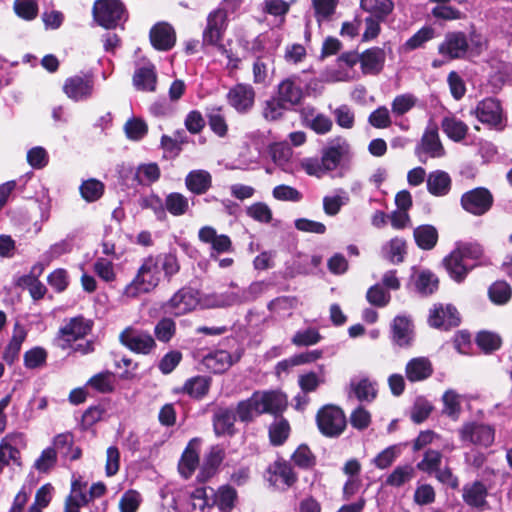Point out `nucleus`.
Segmentation results:
<instances>
[{"label":"nucleus","instance_id":"nucleus-1","mask_svg":"<svg viewBox=\"0 0 512 512\" xmlns=\"http://www.w3.org/2000/svg\"><path fill=\"white\" fill-rule=\"evenodd\" d=\"M160 282V268H158L153 254H150L142 260L136 275L125 287V294L133 298L141 294H148L154 291Z\"/></svg>","mask_w":512,"mask_h":512},{"label":"nucleus","instance_id":"nucleus-2","mask_svg":"<svg viewBox=\"0 0 512 512\" xmlns=\"http://www.w3.org/2000/svg\"><path fill=\"white\" fill-rule=\"evenodd\" d=\"M315 421L319 432L327 438H338L347 428L345 412L335 404H325L320 407Z\"/></svg>","mask_w":512,"mask_h":512},{"label":"nucleus","instance_id":"nucleus-3","mask_svg":"<svg viewBox=\"0 0 512 512\" xmlns=\"http://www.w3.org/2000/svg\"><path fill=\"white\" fill-rule=\"evenodd\" d=\"M119 342L136 354L148 355L156 348L153 336L146 330L128 326L119 334Z\"/></svg>","mask_w":512,"mask_h":512},{"label":"nucleus","instance_id":"nucleus-4","mask_svg":"<svg viewBox=\"0 0 512 512\" xmlns=\"http://www.w3.org/2000/svg\"><path fill=\"white\" fill-rule=\"evenodd\" d=\"M228 22V12L224 7H218L209 12L202 32V45H217L219 41H223Z\"/></svg>","mask_w":512,"mask_h":512},{"label":"nucleus","instance_id":"nucleus-5","mask_svg":"<svg viewBox=\"0 0 512 512\" xmlns=\"http://www.w3.org/2000/svg\"><path fill=\"white\" fill-rule=\"evenodd\" d=\"M494 197L489 189L476 187L462 194L460 205L466 212L474 216L486 214L493 206Z\"/></svg>","mask_w":512,"mask_h":512},{"label":"nucleus","instance_id":"nucleus-6","mask_svg":"<svg viewBox=\"0 0 512 512\" xmlns=\"http://www.w3.org/2000/svg\"><path fill=\"white\" fill-rule=\"evenodd\" d=\"M198 296V291L194 288L182 287L163 305V308L175 316L184 315L198 305Z\"/></svg>","mask_w":512,"mask_h":512},{"label":"nucleus","instance_id":"nucleus-7","mask_svg":"<svg viewBox=\"0 0 512 512\" xmlns=\"http://www.w3.org/2000/svg\"><path fill=\"white\" fill-rule=\"evenodd\" d=\"M468 50L469 42L463 31L447 32L438 46V53L449 61L463 59Z\"/></svg>","mask_w":512,"mask_h":512},{"label":"nucleus","instance_id":"nucleus-8","mask_svg":"<svg viewBox=\"0 0 512 512\" xmlns=\"http://www.w3.org/2000/svg\"><path fill=\"white\" fill-rule=\"evenodd\" d=\"M350 157V145L347 140L341 136L332 139L326 147L322 149V166L328 172L334 171L344 159Z\"/></svg>","mask_w":512,"mask_h":512},{"label":"nucleus","instance_id":"nucleus-9","mask_svg":"<svg viewBox=\"0 0 512 512\" xmlns=\"http://www.w3.org/2000/svg\"><path fill=\"white\" fill-rule=\"evenodd\" d=\"M26 446L25 436L20 432L7 434L0 442V472L12 461L21 465L20 448Z\"/></svg>","mask_w":512,"mask_h":512},{"label":"nucleus","instance_id":"nucleus-10","mask_svg":"<svg viewBox=\"0 0 512 512\" xmlns=\"http://www.w3.org/2000/svg\"><path fill=\"white\" fill-rule=\"evenodd\" d=\"M483 124L498 128L503 122V108L500 100L494 97H486L478 102L471 112Z\"/></svg>","mask_w":512,"mask_h":512},{"label":"nucleus","instance_id":"nucleus-11","mask_svg":"<svg viewBox=\"0 0 512 512\" xmlns=\"http://www.w3.org/2000/svg\"><path fill=\"white\" fill-rule=\"evenodd\" d=\"M255 97L254 88L247 83L235 84L226 95L228 104L240 114H246L253 108Z\"/></svg>","mask_w":512,"mask_h":512},{"label":"nucleus","instance_id":"nucleus-12","mask_svg":"<svg viewBox=\"0 0 512 512\" xmlns=\"http://www.w3.org/2000/svg\"><path fill=\"white\" fill-rule=\"evenodd\" d=\"M460 437L464 442L489 447L494 442L495 430L490 425L470 422L463 425L460 430Z\"/></svg>","mask_w":512,"mask_h":512},{"label":"nucleus","instance_id":"nucleus-13","mask_svg":"<svg viewBox=\"0 0 512 512\" xmlns=\"http://www.w3.org/2000/svg\"><path fill=\"white\" fill-rule=\"evenodd\" d=\"M253 397L258 407L257 415L271 414L278 416L283 413L287 406L285 396L277 391H255Z\"/></svg>","mask_w":512,"mask_h":512},{"label":"nucleus","instance_id":"nucleus-14","mask_svg":"<svg viewBox=\"0 0 512 512\" xmlns=\"http://www.w3.org/2000/svg\"><path fill=\"white\" fill-rule=\"evenodd\" d=\"M125 13V6L120 0H98V25L115 29Z\"/></svg>","mask_w":512,"mask_h":512},{"label":"nucleus","instance_id":"nucleus-15","mask_svg":"<svg viewBox=\"0 0 512 512\" xmlns=\"http://www.w3.org/2000/svg\"><path fill=\"white\" fill-rule=\"evenodd\" d=\"M149 40L155 50L169 51L176 44L175 29L167 22H158L151 27Z\"/></svg>","mask_w":512,"mask_h":512},{"label":"nucleus","instance_id":"nucleus-16","mask_svg":"<svg viewBox=\"0 0 512 512\" xmlns=\"http://www.w3.org/2000/svg\"><path fill=\"white\" fill-rule=\"evenodd\" d=\"M94 326L93 320L83 316L70 318L58 332V337L67 343H71L89 334Z\"/></svg>","mask_w":512,"mask_h":512},{"label":"nucleus","instance_id":"nucleus-17","mask_svg":"<svg viewBox=\"0 0 512 512\" xmlns=\"http://www.w3.org/2000/svg\"><path fill=\"white\" fill-rule=\"evenodd\" d=\"M415 153L423 163H425V161L421 159V153L428 154L432 158H439L445 154L436 124L426 128L421 137L420 144L415 148Z\"/></svg>","mask_w":512,"mask_h":512},{"label":"nucleus","instance_id":"nucleus-18","mask_svg":"<svg viewBox=\"0 0 512 512\" xmlns=\"http://www.w3.org/2000/svg\"><path fill=\"white\" fill-rule=\"evenodd\" d=\"M266 472L268 474L267 480L272 485H276L280 479L287 488H290L298 481V475L294 471L292 465L283 458H278L276 461L271 463L267 467Z\"/></svg>","mask_w":512,"mask_h":512},{"label":"nucleus","instance_id":"nucleus-19","mask_svg":"<svg viewBox=\"0 0 512 512\" xmlns=\"http://www.w3.org/2000/svg\"><path fill=\"white\" fill-rule=\"evenodd\" d=\"M93 88L94 79L92 75H76L65 81L63 90L69 98L79 101L91 96Z\"/></svg>","mask_w":512,"mask_h":512},{"label":"nucleus","instance_id":"nucleus-20","mask_svg":"<svg viewBox=\"0 0 512 512\" xmlns=\"http://www.w3.org/2000/svg\"><path fill=\"white\" fill-rule=\"evenodd\" d=\"M237 420L234 408L218 407L213 414L212 423L216 436L229 435L236 433L235 422Z\"/></svg>","mask_w":512,"mask_h":512},{"label":"nucleus","instance_id":"nucleus-21","mask_svg":"<svg viewBox=\"0 0 512 512\" xmlns=\"http://www.w3.org/2000/svg\"><path fill=\"white\" fill-rule=\"evenodd\" d=\"M385 61L386 53L383 48H368L361 53V71L364 75H378L382 72Z\"/></svg>","mask_w":512,"mask_h":512},{"label":"nucleus","instance_id":"nucleus-22","mask_svg":"<svg viewBox=\"0 0 512 512\" xmlns=\"http://www.w3.org/2000/svg\"><path fill=\"white\" fill-rule=\"evenodd\" d=\"M198 238L204 244H209L211 249L218 254L231 252L233 250L232 241L226 234H217L212 226H203L198 231Z\"/></svg>","mask_w":512,"mask_h":512},{"label":"nucleus","instance_id":"nucleus-23","mask_svg":"<svg viewBox=\"0 0 512 512\" xmlns=\"http://www.w3.org/2000/svg\"><path fill=\"white\" fill-rule=\"evenodd\" d=\"M209 489L213 491L211 508L217 507L220 512H232L234 510L238 503V492L233 486L224 484L216 490Z\"/></svg>","mask_w":512,"mask_h":512},{"label":"nucleus","instance_id":"nucleus-24","mask_svg":"<svg viewBox=\"0 0 512 512\" xmlns=\"http://www.w3.org/2000/svg\"><path fill=\"white\" fill-rule=\"evenodd\" d=\"M198 443V438L191 439L179 460L178 471L184 479H189L194 474L196 468L199 465L200 458L197 449Z\"/></svg>","mask_w":512,"mask_h":512},{"label":"nucleus","instance_id":"nucleus-25","mask_svg":"<svg viewBox=\"0 0 512 512\" xmlns=\"http://www.w3.org/2000/svg\"><path fill=\"white\" fill-rule=\"evenodd\" d=\"M200 364L210 373L222 374L233 365V360L228 351L216 350L205 355Z\"/></svg>","mask_w":512,"mask_h":512},{"label":"nucleus","instance_id":"nucleus-26","mask_svg":"<svg viewBox=\"0 0 512 512\" xmlns=\"http://www.w3.org/2000/svg\"><path fill=\"white\" fill-rule=\"evenodd\" d=\"M487 495V487L479 480L463 486V501L472 508L483 510L487 506Z\"/></svg>","mask_w":512,"mask_h":512},{"label":"nucleus","instance_id":"nucleus-27","mask_svg":"<svg viewBox=\"0 0 512 512\" xmlns=\"http://www.w3.org/2000/svg\"><path fill=\"white\" fill-rule=\"evenodd\" d=\"M442 264L449 276L457 283H462L473 268L464 263V259L456 249L444 257Z\"/></svg>","mask_w":512,"mask_h":512},{"label":"nucleus","instance_id":"nucleus-28","mask_svg":"<svg viewBox=\"0 0 512 512\" xmlns=\"http://www.w3.org/2000/svg\"><path fill=\"white\" fill-rule=\"evenodd\" d=\"M434 372L431 361L426 357L413 358L406 364V378L414 383L428 379Z\"/></svg>","mask_w":512,"mask_h":512},{"label":"nucleus","instance_id":"nucleus-29","mask_svg":"<svg viewBox=\"0 0 512 512\" xmlns=\"http://www.w3.org/2000/svg\"><path fill=\"white\" fill-rule=\"evenodd\" d=\"M211 383V377L197 375L187 379L184 385L175 391L187 394L193 399L201 400L209 393Z\"/></svg>","mask_w":512,"mask_h":512},{"label":"nucleus","instance_id":"nucleus-30","mask_svg":"<svg viewBox=\"0 0 512 512\" xmlns=\"http://www.w3.org/2000/svg\"><path fill=\"white\" fill-rule=\"evenodd\" d=\"M157 72L155 65L149 63L135 70L133 74V85L139 91L155 92L157 87Z\"/></svg>","mask_w":512,"mask_h":512},{"label":"nucleus","instance_id":"nucleus-31","mask_svg":"<svg viewBox=\"0 0 512 512\" xmlns=\"http://www.w3.org/2000/svg\"><path fill=\"white\" fill-rule=\"evenodd\" d=\"M427 191L435 197L446 196L452 188L450 175L443 170H435L428 174L426 179Z\"/></svg>","mask_w":512,"mask_h":512},{"label":"nucleus","instance_id":"nucleus-32","mask_svg":"<svg viewBox=\"0 0 512 512\" xmlns=\"http://www.w3.org/2000/svg\"><path fill=\"white\" fill-rule=\"evenodd\" d=\"M276 97L291 108L301 103L303 92L294 80L287 78L279 83Z\"/></svg>","mask_w":512,"mask_h":512},{"label":"nucleus","instance_id":"nucleus-33","mask_svg":"<svg viewBox=\"0 0 512 512\" xmlns=\"http://www.w3.org/2000/svg\"><path fill=\"white\" fill-rule=\"evenodd\" d=\"M153 258L157 262L158 268H160V273L163 272V276L167 282H170L172 278L180 272L181 264L175 249L153 255Z\"/></svg>","mask_w":512,"mask_h":512},{"label":"nucleus","instance_id":"nucleus-34","mask_svg":"<svg viewBox=\"0 0 512 512\" xmlns=\"http://www.w3.org/2000/svg\"><path fill=\"white\" fill-rule=\"evenodd\" d=\"M185 185L191 193L202 195L212 187V176L206 170H193L187 174Z\"/></svg>","mask_w":512,"mask_h":512},{"label":"nucleus","instance_id":"nucleus-35","mask_svg":"<svg viewBox=\"0 0 512 512\" xmlns=\"http://www.w3.org/2000/svg\"><path fill=\"white\" fill-rule=\"evenodd\" d=\"M27 336L26 329L18 322L15 323L13 335L3 352V360L9 365L13 364L18 359L22 343Z\"/></svg>","mask_w":512,"mask_h":512},{"label":"nucleus","instance_id":"nucleus-36","mask_svg":"<svg viewBox=\"0 0 512 512\" xmlns=\"http://www.w3.org/2000/svg\"><path fill=\"white\" fill-rule=\"evenodd\" d=\"M413 237L418 248L429 251L437 245L439 234L433 225L423 224L414 229Z\"/></svg>","mask_w":512,"mask_h":512},{"label":"nucleus","instance_id":"nucleus-37","mask_svg":"<svg viewBox=\"0 0 512 512\" xmlns=\"http://www.w3.org/2000/svg\"><path fill=\"white\" fill-rule=\"evenodd\" d=\"M85 490L86 484H82L80 481L72 483L70 494L65 501L64 512H79L80 508L88 503L89 498Z\"/></svg>","mask_w":512,"mask_h":512},{"label":"nucleus","instance_id":"nucleus-38","mask_svg":"<svg viewBox=\"0 0 512 512\" xmlns=\"http://www.w3.org/2000/svg\"><path fill=\"white\" fill-rule=\"evenodd\" d=\"M360 7L370 13L371 17L386 20L393 12L394 3L392 0H360Z\"/></svg>","mask_w":512,"mask_h":512},{"label":"nucleus","instance_id":"nucleus-39","mask_svg":"<svg viewBox=\"0 0 512 512\" xmlns=\"http://www.w3.org/2000/svg\"><path fill=\"white\" fill-rule=\"evenodd\" d=\"M442 131L454 142H460L467 136L468 126L455 117H444L441 122Z\"/></svg>","mask_w":512,"mask_h":512},{"label":"nucleus","instance_id":"nucleus-40","mask_svg":"<svg viewBox=\"0 0 512 512\" xmlns=\"http://www.w3.org/2000/svg\"><path fill=\"white\" fill-rule=\"evenodd\" d=\"M411 322L405 316H396L392 324V338L399 346H408L411 342Z\"/></svg>","mask_w":512,"mask_h":512},{"label":"nucleus","instance_id":"nucleus-41","mask_svg":"<svg viewBox=\"0 0 512 512\" xmlns=\"http://www.w3.org/2000/svg\"><path fill=\"white\" fill-rule=\"evenodd\" d=\"M161 177V170L157 163L141 164L137 167L134 180L142 186L157 182Z\"/></svg>","mask_w":512,"mask_h":512},{"label":"nucleus","instance_id":"nucleus-42","mask_svg":"<svg viewBox=\"0 0 512 512\" xmlns=\"http://www.w3.org/2000/svg\"><path fill=\"white\" fill-rule=\"evenodd\" d=\"M475 342L480 350L485 354H491L502 346L501 337L492 331H479L475 337Z\"/></svg>","mask_w":512,"mask_h":512},{"label":"nucleus","instance_id":"nucleus-43","mask_svg":"<svg viewBox=\"0 0 512 512\" xmlns=\"http://www.w3.org/2000/svg\"><path fill=\"white\" fill-rule=\"evenodd\" d=\"M488 296L495 305H505L512 297V288L506 281H495L488 288Z\"/></svg>","mask_w":512,"mask_h":512},{"label":"nucleus","instance_id":"nucleus-44","mask_svg":"<svg viewBox=\"0 0 512 512\" xmlns=\"http://www.w3.org/2000/svg\"><path fill=\"white\" fill-rule=\"evenodd\" d=\"M415 477V468L410 465L397 466L385 480L386 485L401 487Z\"/></svg>","mask_w":512,"mask_h":512},{"label":"nucleus","instance_id":"nucleus-45","mask_svg":"<svg viewBox=\"0 0 512 512\" xmlns=\"http://www.w3.org/2000/svg\"><path fill=\"white\" fill-rule=\"evenodd\" d=\"M165 208L173 216H182L189 210L187 197L179 192L169 193L165 198Z\"/></svg>","mask_w":512,"mask_h":512},{"label":"nucleus","instance_id":"nucleus-46","mask_svg":"<svg viewBox=\"0 0 512 512\" xmlns=\"http://www.w3.org/2000/svg\"><path fill=\"white\" fill-rule=\"evenodd\" d=\"M257 410L258 407L253 394L249 398L239 401L234 409L239 421L246 424L253 422L255 417L258 416Z\"/></svg>","mask_w":512,"mask_h":512},{"label":"nucleus","instance_id":"nucleus-47","mask_svg":"<svg viewBox=\"0 0 512 512\" xmlns=\"http://www.w3.org/2000/svg\"><path fill=\"white\" fill-rule=\"evenodd\" d=\"M443 455L439 450L427 449L423 459L417 463L416 468L429 475L439 470Z\"/></svg>","mask_w":512,"mask_h":512},{"label":"nucleus","instance_id":"nucleus-48","mask_svg":"<svg viewBox=\"0 0 512 512\" xmlns=\"http://www.w3.org/2000/svg\"><path fill=\"white\" fill-rule=\"evenodd\" d=\"M438 285V278L430 270L421 271L415 280L416 290L425 296L433 294L438 289Z\"/></svg>","mask_w":512,"mask_h":512},{"label":"nucleus","instance_id":"nucleus-49","mask_svg":"<svg viewBox=\"0 0 512 512\" xmlns=\"http://www.w3.org/2000/svg\"><path fill=\"white\" fill-rule=\"evenodd\" d=\"M290 424L287 419L281 417L269 427V440L273 446H281L288 439Z\"/></svg>","mask_w":512,"mask_h":512},{"label":"nucleus","instance_id":"nucleus-50","mask_svg":"<svg viewBox=\"0 0 512 512\" xmlns=\"http://www.w3.org/2000/svg\"><path fill=\"white\" fill-rule=\"evenodd\" d=\"M124 132L129 140L140 141L148 134V125L142 118L132 117L124 124Z\"/></svg>","mask_w":512,"mask_h":512},{"label":"nucleus","instance_id":"nucleus-51","mask_svg":"<svg viewBox=\"0 0 512 512\" xmlns=\"http://www.w3.org/2000/svg\"><path fill=\"white\" fill-rule=\"evenodd\" d=\"M435 37V29L431 26H424L406 40L403 47L405 51H413L423 47V45Z\"/></svg>","mask_w":512,"mask_h":512},{"label":"nucleus","instance_id":"nucleus-52","mask_svg":"<svg viewBox=\"0 0 512 512\" xmlns=\"http://www.w3.org/2000/svg\"><path fill=\"white\" fill-rule=\"evenodd\" d=\"M288 109L290 108L285 103L274 96L265 101L262 114L267 121H277L283 117L284 111Z\"/></svg>","mask_w":512,"mask_h":512},{"label":"nucleus","instance_id":"nucleus-53","mask_svg":"<svg viewBox=\"0 0 512 512\" xmlns=\"http://www.w3.org/2000/svg\"><path fill=\"white\" fill-rule=\"evenodd\" d=\"M433 409L434 407L430 401L424 397H419L411 408L410 419L415 424H421L428 419Z\"/></svg>","mask_w":512,"mask_h":512},{"label":"nucleus","instance_id":"nucleus-54","mask_svg":"<svg viewBox=\"0 0 512 512\" xmlns=\"http://www.w3.org/2000/svg\"><path fill=\"white\" fill-rule=\"evenodd\" d=\"M73 445V436L70 433H62L58 434L54 437L53 447L57 453H60L64 457H69L72 460H75L79 457V450H76L75 453L70 454Z\"/></svg>","mask_w":512,"mask_h":512},{"label":"nucleus","instance_id":"nucleus-55","mask_svg":"<svg viewBox=\"0 0 512 512\" xmlns=\"http://www.w3.org/2000/svg\"><path fill=\"white\" fill-rule=\"evenodd\" d=\"M322 339L320 332L313 327L303 331H297L291 338V343L297 347L312 346L319 343Z\"/></svg>","mask_w":512,"mask_h":512},{"label":"nucleus","instance_id":"nucleus-56","mask_svg":"<svg viewBox=\"0 0 512 512\" xmlns=\"http://www.w3.org/2000/svg\"><path fill=\"white\" fill-rule=\"evenodd\" d=\"M176 329V323L173 319L163 317L156 323L154 334L160 342L168 343L175 336Z\"/></svg>","mask_w":512,"mask_h":512},{"label":"nucleus","instance_id":"nucleus-57","mask_svg":"<svg viewBox=\"0 0 512 512\" xmlns=\"http://www.w3.org/2000/svg\"><path fill=\"white\" fill-rule=\"evenodd\" d=\"M292 461L296 466L301 469H310L315 463L316 459L310 448L302 444L300 445L291 456Z\"/></svg>","mask_w":512,"mask_h":512},{"label":"nucleus","instance_id":"nucleus-58","mask_svg":"<svg viewBox=\"0 0 512 512\" xmlns=\"http://www.w3.org/2000/svg\"><path fill=\"white\" fill-rule=\"evenodd\" d=\"M13 8L16 15L26 21H31L38 15V4L35 0H15Z\"/></svg>","mask_w":512,"mask_h":512},{"label":"nucleus","instance_id":"nucleus-59","mask_svg":"<svg viewBox=\"0 0 512 512\" xmlns=\"http://www.w3.org/2000/svg\"><path fill=\"white\" fill-rule=\"evenodd\" d=\"M221 111L222 107L213 108L207 113V118L210 129L219 137H224L228 132V125Z\"/></svg>","mask_w":512,"mask_h":512},{"label":"nucleus","instance_id":"nucleus-60","mask_svg":"<svg viewBox=\"0 0 512 512\" xmlns=\"http://www.w3.org/2000/svg\"><path fill=\"white\" fill-rule=\"evenodd\" d=\"M455 249L464 260H480L484 256L483 246L477 242H458Z\"/></svg>","mask_w":512,"mask_h":512},{"label":"nucleus","instance_id":"nucleus-61","mask_svg":"<svg viewBox=\"0 0 512 512\" xmlns=\"http://www.w3.org/2000/svg\"><path fill=\"white\" fill-rule=\"evenodd\" d=\"M57 462V454L54 448L44 449L41 455L35 460L33 467L40 473H47Z\"/></svg>","mask_w":512,"mask_h":512},{"label":"nucleus","instance_id":"nucleus-62","mask_svg":"<svg viewBox=\"0 0 512 512\" xmlns=\"http://www.w3.org/2000/svg\"><path fill=\"white\" fill-rule=\"evenodd\" d=\"M246 214L261 223H270L273 218L270 207L264 202H256L246 209Z\"/></svg>","mask_w":512,"mask_h":512},{"label":"nucleus","instance_id":"nucleus-63","mask_svg":"<svg viewBox=\"0 0 512 512\" xmlns=\"http://www.w3.org/2000/svg\"><path fill=\"white\" fill-rule=\"evenodd\" d=\"M352 387L355 397L361 402H371L377 395L373 383L368 378L361 379L357 384L352 385Z\"/></svg>","mask_w":512,"mask_h":512},{"label":"nucleus","instance_id":"nucleus-64","mask_svg":"<svg viewBox=\"0 0 512 512\" xmlns=\"http://www.w3.org/2000/svg\"><path fill=\"white\" fill-rule=\"evenodd\" d=\"M406 254V242L401 238H393L388 243L387 258L393 264H399L404 261Z\"/></svg>","mask_w":512,"mask_h":512}]
</instances>
